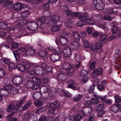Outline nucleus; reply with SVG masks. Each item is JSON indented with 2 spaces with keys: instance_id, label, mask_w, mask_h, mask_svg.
<instances>
[{
  "instance_id": "nucleus-21",
  "label": "nucleus",
  "mask_w": 121,
  "mask_h": 121,
  "mask_svg": "<svg viewBox=\"0 0 121 121\" xmlns=\"http://www.w3.org/2000/svg\"><path fill=\"white\" fill-rule=\"evenodd\" d=\"M25 53L27 56H30L34 55L35 53V51L34 49L32 48H29Z\"/></svg>"
},
{
  "instance_id": "nucleus-49",
  "label": "nucleus",
  "mask_w": 121,
  "mask_h": 121,
  "mask_svg": "<svg viewBox=\"0 0 121 121\" xmlns=\"http://www.w3.org/2000/svg\"><path fill=\"white\" fill-rule=\"evenodd\" d=\"M38 20L39 21L41 22H44L46 21V17H39Z\"/></svg>"
},
{
  "instance_id": "nucleus-26",
  "label": "nucleus",
  "mask_w": 121,
  "mask_h": 121,
  "mask_svg": "<svg viewBox=\"0 0 121 121\" xmlns=\"http://www.w3.org/2000/svg\"><path fill=\"white\" fill-rule=\"evenodd\" d=\"M26 97L24 96L22 99L20 100L16 103V105L18 107H20L26 101Z\"/></svg>"
},
{
  "instance_id": "nucleus-43",
  "label": "nucleus",
  "mask_w": 121,
  "mask_h": 121,
  "mask_svg": "<svg viewBox=\"0 0 121 121\" xmlns=\"http://www.w3.org/2000/svg\"><path fill=\"white\" fill-rule=\"evenodd\" d=\"M31 103L30 102H28L25 104L22 108V109L23 110H25L28 108L31 105Z\"/></svg>"
},
{
  "instance_id": "nucleus-17",
  "label": "nucleus",
  "mask_w": 121,
  "mask_h": 121,
  "mask_svg": "<svg viewBox=\"0 0 121 121\" xmlns=\"http://www.w3.org/2000/svg\"><path fill=\"white\" fill-rule=\"evenodd\" d=\"M39 64L40 65V66H41L43 68H44L45 71L46 70L47 72H50V70H48L50 67L45 62H39Z\"/></svg>"
},
{
  "instance_id": "nucleus-22",
  "label": "nucleus",
  "mask_w": 121,
  "mask_h": 121,
  "mask_svg": "<svg viewBox=\"0 0 121 121\" xmlns=\"http://www.w3.org/2000/svg\"><path fill=\"white\" fill-rule=\"evenodd\" d=\"M30 26V30L33 31L36 30L38 27V25L37 23L34 22L31 23Z\"/></svg>"
},
{
  "instance_id": "nucleus-32",
  "label": "nucleus",
  "mask_w": 121,
  "mask_h": 121,
  "mask_svg": "<svg viewBox=\"0 0 121 121\" xmlns=\"http://www.w3.org/2000/svg\"><path fill=\"white\" fill-rule=\"evenodd\" d=\"M67 87L68 88H70L72 89H75V90H77L78 89V84L75 83H73L72 85H69Z\"/></svg>"
},
{
  "instance_id": "nucleus-37",
  "label": "nucleus",
  "mask_w": 121,
  "mask_h": 121,
  "mask_svg": "<svg viewBox=\"0 0 121 121\" xmlns=\"http://www.w3.org/2000/svg\"><path fill=\"white\" fill-rule=\"evenodd\" d=\"M67 72V73L69 75L71 76L73 74L75 73V69L74 68H73L72 67H71V68L70 69L68 70Z\"/></svg>"
},
{
  "instance_id": "nucleus-8",
  "label": "nucleus",
  "mask_w": 121,
  "mask_h": 121,
  "mask_svg": "<svg viewBox=\"0 0 121 121\" xmlns=\"http://www.w3.org/2000/svg\"><path fill=\"white\" fill-rule=\"evenodd\" d=\"M29 66L28 63H24L23 64H19L17 65V69L21 72H23L25 70H26L28 67Z\"/></svg>"
},
{
  "instance_id": "nucleus-35",
  "label": "nucleus",
  "mask_w": 121,
  "mask_h": 121,
  "mask_svg": "<svg viewBox=\"0 0 121 121\" xmlns=\"http://www.w3.org/2000/svg\"><path fill=\"white\" fill-rule=\"evenodd\" d=\"M60 29L59 25H57L53 26L51 29V30L53 32H56L59 31Z\"/></svg>"
},
{
  "instance_id": "nucleus-23",
  "label": "nucleus",
  "mask_w": 121,
  "mask_h": 121,
  "mask_svg": "<svg viewBox=\"0 0 121 121\" xmlns=\"http://www.w3.org/2000/svg\"><path fill=\"white\" fill-rule=\"evenodd\" d=\"M120 105L118 104H115L111 106V110L112 112H117L119 110Z\"/></svg>"
},
{
  "instance_id": "nucleus-19",
  "label": "nucleus",
  "mask_w": 121,
  "mask_h": 121,
  "mask_svg": "<svg viewBox=\"0 0 121 121\" xmlns=\"http://www.w3.org/2000/svg\"><path fill=\"white\" fill-rule=\"evenodd\" d=\"M16 109L15 105L13 104H10L6 109V111L8 112H11Z\"/></svg>"
},
{
  "instance_id": "nucleus-61",
  "label": "nucleus",
  "mask_w": 121,
  "mask_h": 121,
  "mask_svg": "<svg viewBox=\"0 0 121 121\" xmlns=\"http://www.w3.org/2000/svg\"><path fill=\"white\" fill-rule=\"evenodd\" d=\"M52 18L50 20H49L48 22V25L49 26H52L55 24H56L55 22L54 21Z\"/></svg>"
},
{
  "instance_id": "nucleus-36",
  "label": "nucleus",
  "mask_w": 121,
  "mask_h": 121,
  "mask_svg": "<svg viewBox=\"0 0 121 121\" xmlns=\"http://www.w3.org/2000/svg\"><path fill=\"white\" fill-rule=\"evenodd\" d=\"M94 5L95 8L99 10H102L104 8V4H96Z\"/></svg>"
},
{
  "instance_id": "nucleus-33",
  "label": "nucleus",
  "mask_w": 121,
  "mask_h": 121,
  "mask_svg": "<svg viewBox=\"0 0 121 121\" xmlns=\"http://www.w3.org/2000/svg\"><path fill=\"white\" fill-rule=\"evenodd\" d=\"M101 17L100 16L98 15H94L92 17H91L90 18L92 20H94V25L95 21L99 20L100 19Z\"/></svg>"
},
{
  "instance_id": "nucleus-53",
  "label": "nucleus",
  "mask_w": 121,
  "mask_h": 121,
  "mask_svg": "<svg viewBox=\"0 0 121 121\" xmlns=\"http://www.w3.org/2000/svg\"><path fill=\"white\" fill-rule=\"evenodd\" d=\"M94 83L95 84H93L90 87L89 90H88V92L90 93H91L92 92L93 90L94 89L96 83Z\"/></svg>"
},
{
  "instance_id": "nucleus-39",
  "label": "nucleus",
  "mask_w": 121,
  "mask_h": 121,
  "mask_svg": "<svg viewBox=\"0 0 121 121\" xmlns=\"http://www.w3.org/2000/svg\"><path fill=\"white\" fill-rule=\"evenodd\" d=\"M88 72L87 71L82 69V70L80 72V74L81 76L83 77L86 76L88 74Z\"/></svg>"
},
{
  "instance_id": "nucleus-14",
  "label": "nucleus",
  "mask_w": 121,
  "mask_h": 121,
  "mask_svg": "<svg viewBox=\"0 0 121 121\" xmlns=\"http://www.w3.org/2000/svg\"><path fill=\"white\" fill-rule=\"evenodd\" d=\"M59 41L61 45L63 46L66 44L67 43V39L64 36H61L59 38Z\"/></svg>"
},
{
  "instance_id": "nucleus-52",
  "label": "nucleus",
  "mask_w": 121,
  "mask_h": 121,
  "mask_svg": "<svg viewBox=\"0 0 121 121\" xmlns=\"http://www.w3.org/2000/svg\"><path fill=\"white\" fill-rule=\"evenodd\" d=\"M5 74L4 70L2 69H0V78H2L4 77Z\"/></svg>"
},
{
  "instance_id": "nucleus-64",
  "label": "nucleus",
  "mask_w": 121,
  "mask_h": 121,
  "mask_svg": "<svg viewBox=\"0 0 121 121\" xmlns=\"http://www.w3.org/2000/svg\"><path fill=\"white\" fill-rule=\"evenodd\" d=\"M15 113V112H12L8 115L6 117L7 118L8 120H9Z\"/></svg>"
},
{
  "instance_id": "nucleus-4",
  "label": "nucleus",
  "mask_w": 121,
  "mask_h": 121,
  "mask_svg": "<svg viewBox=\"0 0 121 121\" xmlns=\"http://www.w3.org/2000/svg\"><path fill=\"white\" fill-rule=\"evenodd\" d=\"M32 80L34 84L32 87V89L34 90H37L40 87L41 82L40 79L37 77H35L32 78Z\"/></svg>"
},
{
  "instance_id": "nucleus-1",
  "label": "nucleus",
  "mask_w": 121,
  "mask_h": 121,
  "mask_svg": "<svg viewBox=\"0 0 121 121\" xmlns=\"http://www.w3.org/2000/svg\"><path fill=\"white\" fill-rule=\"evenodd\" d=\"M79 18L82 21H86V23L89 25H94V20L91 19L88 14L87 13H83L81 15Z\"/></svg>"
},
{
  "instance_id": "nucleus-34",
  "label": "nucleus",
  "mask_w": 121,
  "mask_h": 121,
  "mask_svg": "<svg viewBox=\"0 0 121 121\" xmlns=\"http://www.w3.org/2000/svg\"><path fill=\"white\" fill-rule=\"evenodd\" d=\"M41 94L39 92H36L33 95V98L35 100L38 99L40 97Z\"/></svg>"
},
{
  "instance_id": "nucleus-41",
  "label": "nucleus",
  "mask_w": 121,
  "mask_h": 121,
  "mask_svg": "<svg viewBox=\"0 0 121 121\" xmlns=\"http://www.w3.org/2000/svg\"><path fill=\"white\" fill-rule=\"evenodd\" d=\"M8 65L9 68L11 69H13L16 68L17 69V65H16L15 63H10L8 64Z\"/></svg>"
},
{
  "instance_id": "nucleus-54",
  "label": "nucleus",
  "mask_w": 121,
  "mask_h": 121,
  "mask_svg": "<svg viewBox=\"0 0 121 121\" xmlns=\"http://www.w3.org/2000/svg\"><path fill=\"white\" fill-rule=\"evenodd\" d=\"M82 116L81 114H78L75 116V119L77 121H79L81 119Z\"/></svg>"
},
{
  "instance_id": "nucleus-62",
  "label": "nucleus",
  "mask_w": 121,
  "mask_h": 121,
  "mask_svg": "<svg viewBox=\"0 0 121 121\" xmlns=\"http://www.w3.org/2000/svg\"><path fill=\"white\" fill-rule=\"evenodd\" d=\"M49 79L48 78V76L44 77L42 80V82L45 83H47L49 81Z\"/></svg>"
},
{
  "instance_id": "nucleus-50",
  "label": "nucleus",
  "mask_w": 121,
  "mask_h": 121,
  "mask_svg": "<svg viewBox=\"0 0 121 121\" xmlns=\"http://www.w3.org/2000/svg\"><path fill=\"white\" fill-rule=\"evenodd\" d=\"M81 14L79 12L72 13L71 17H77L79 18V17L80 16Z\"/></svg>"
},
{
  "instance_id": "nucleus-28",
  "label": "nucleus",
  "mask_w": 121,
  "mask_h": 121,
  "mask_svg": "<svg viewBox=\"0 0 121 121\" xmlns=\"http://www.w3.org/2000/svg\"><path fill=\"white\" fill-rule=\"evenodd\" d=\"M8 24L5 22H1L0 23V29L2 30L6 29L8 27Z\"/></svg>"
},
{
  "instance_id": "nucleus-9",
  "label": "nucleus",
  "mask_w": 121,
  "mask_h": 121,
  "mask_svg": "<svg viewBox=\"0 0 121 121\" xmlns=\"http://www.w3.org/2000/svg\"><path fill=\"white\" fill-rule=\"evenodd\" d=\"M48 106L50 108L53 107L54 109H59L61 107L60 104L57 101L48 103Z\"/></svg>"
},
{
  "instance_id": "nucleus-10",
  "label": "nucleus",
  "mask_w": 121,
  "mask_h": 121,
  "mask_svg": "<svg viewBox=\"0 0 121 121\" xmlns=\"http://www.w3.org/2000/svg\"><path fill=\"white\" fill-rule=\"evenodd\" d=\"M50 59L52 62H55L60 60L61 58V57L58 54L54 53L51 55Z\"/></svg>"
},
{
  "instance_id": "nucleus-48",
  "label": "nucleus",
  "mask_w": 121,
  "mask_h": 121,
  "mask_svg": "<svg viewBox=\"0 0 121 121\" xmlns=\"http://www.w3.org/2000/svg\"><path fill=\"white\" fill-rule=\"evenodd\" d=\"M61 92H63V94H65L66 96L67 97H70L71 96V94H70L69 92L63 89L62 90Z\"/></svg>"
},
{
  "instance_id": "nucleus-25",
  "label": "nucleus",
  "mask_w": 121,
  "mask_h": 121,
  "mask_svg": "<svg viewBox=\"0 0 121 121\" xmlns=\"http://www.w3.org/2000/svg\"><path fill=\"white\" fill-rule=\"evenodd\" d=\"M9 94V91L5 89L4 87L0 91V95H1L6 96L8 95Z\"/></svg>"
},
{
  "instance_id": "nucleus-5",
  "label": "nucleus",
  "mask_w": 121,
  "mask_h": 121,
  "mask_svg": "<svg viewBox=\"0 0 121 121\" xmlns=\"http://www.w3.org/2000/svg\"><path fill=\"white\" fill-rule=\"evenodd\" d=\"M0 2L3 4L4 8L7 9L11 8L13 5V3L11 1L8 0H0Z\"/></svg>"
},
{
  "instance_id": "nucleus-44",
  "label": "nucleus",
  "mask_w": 121,
  "mask_h": 121,
  "mask_svg": "<svg viewBox=\"0 0 121 121\" xmlns=\"http://www.w3.org/2000/svg\"><path fill=\"white\" fill-rule=\"evenodd\" d=\"M29 14V13L28 11H25L23 12L21 14V16L22 17H27Z\"/></svg>"
},
{
  "instance_id": "nucleus-45",
  "label": "nucleus",
  "mask_w": 121,
  "mask_h": 121,
  "mask_svg": "<svg viewBox=\"0 0 121 121\" xmlns=\"http://www.w3.org/2000/svg\"><path fill=\"white\" fill-rule=\"evenodd\" d=\"M52 18L53 20L56 23V24L57 22L60 19L59 16L57 15H53L52 17Z\"/></svg>"
},
{
  "instance_id": "nucleus-56",
  "label": "nucleus",
  "mask_w": 121,
  "mask_h": 121,
  "mask_svg": "<svg viewBox=\"0 0 121 121\" xmlns=\"http://www.w3.org/2000/svg\"><path fill=\"white\" fill-rule=\"evenodd\" d=\"M72 13L70 10L68 9L65 10L64 12V13L65 15L68 16H71Z\"/></svg>"
},
{
  "instance_id": "nucleus-55",
  "label": "nucleus",
  "mask_w": 121,
  "mask_h": 121,
  "mask_svg": "<svg viewBox=\"0 0 121 121\" xmlns=\"http://www.w3.org/2000/svg\"><path fill=\"white\" fill-rule=\"evenodd\" d=\"M2 60L4 62L5 64L8 65L10 63V60L8 58H6L3 57Z\"/></svg>"
},
{
  "instance_id": "nucleus-60",
  "label": "nucleus",
  "mask_w": 121,
  "mask_h": 121,
  "mask_svg": "<svg viewBox=\"0 0 121 121\" xmlns=\"http://www.w3.org/2000/svg\"><path fill=\"white\" fill-rule=\"evenodd\" d=\"M19 46L18 43L16 42H13L11 44L12 47L13 48H17Z\"/></svg>"
},
{
  "instance_id": "nucleus-20",
  "label": "nucleus",
  "mask_w": 121,
  "mask_h": 121,
  "mask_svg": "<svg viewBox=\"0 0 121 121\" xmlns=\"http://www.w3.org/2000/svg\"><path fill=\"white\" fill-rule=\"evenodd\" d=\"M23 7V5L19 3H15L13 6L14 9L16 11L21 10L22 9Z\"/></svg>"
},
{
  "instance_id": "nucleus-2",
  "label": "nucleus",
  "mask_w": 121,
  "mask_h": 121,
  "mask_svg": "<svg viewBox=\"0 0 121 121\" xmlns=\"http://www.w3.org/2000/svg\"><path fill=\"white\" fill-rule=\"evenodd\" d=\"M26 48L24 47H22L19 49L13 51L14 57L16 60L17 61L19 60V55L23 56V54L25 52Z\"/></svg>"
},
{
  "instance_id": "nucleus-31",
  "label": "nucleus",
  "mask_w": 121,
  "mask_h": 121,
  "mask_svg": "<svg viewBox=\"0 0 121 121\" xmlns=\"http://www.w3.org/2000/svg\"><path fill=\"white\" fill-rule=\"evenodd\" d=\"M82 95L81 94H78L74 96L73 99V100L77 101L81 100L82 98Z\"/></svg>"
},
{
  "instance_id": "nucleus-18",
  "label": "nucleus",
  "mask_w": 121,
  "mask_h": 121,
  "mask_svg": "<svg viewBox=\"0 0 121 121\" xmlns=\"http://www.w3.org/2000/svg\"><path fill=\"white\" fill-rule=\"evenodd\" d=\"M63 55L65 57H69L70 56L71 53L70 49L69 48H66L64 49Z\"/></svg>"
},
{
  "instance_id": "nucleus-57",
  "label": "nucleus",
  "mask_w": 121,
  "mask_h": 121,
  "mask_svg": "<svg viewBox=\"0 0 121 121\" xmlns=\"http://www.w3.org/2000/svg\"><path fill=\"white\" fill-rule=\"evenodd\" d=\"M13 87L12 86L10 85H8L5 86L4 88L5 89H6L8 91L12 89Z\"/></svg>"
},
{
  "instance_id": "nucleus-16",
  "label": "nucleus",
  "mask_w": 121,
  "mask_h": 121,
  "mask_svg": "<svg viewBox=\"0 0 121 121\" xmlns=\"http://www.w3.org/2000/svg\"><path fill=\"white\" fill-rule=\"evenodd\" d=\"M29 66L26 69L27 73L30 75H34L36 73L35 70H34L33 69L31 65L29 64Z\"/></svg>"
},
{
  "instance_id": "nucleus-7",
  "label": "nucleus",
  "mask_w": 121,
  "mask_h": 121,
  "mask_svg": "<svg viewBox=\"0 0 121 121\" xmlns=\"http://www.w3.org/2000/svg\"><path fill=\"white\" fill-rule=\"evenodd\" d=\"M23 79L22 77L20 76H15L13 77V82L14 84L17 85L19 87V84L22 83Z\"/></svg>"
},
{
  "instance_id": "nucleus-51",
  "label": "nucleus",
  "mask_w": 121,
  "mask_h": 121,
  "mask_svg": "<svg viewBox=\"0 0 121 121\" xmlns=\"http://www.w3.org/2000/svg\"><path fill=\"white\" fill-rule=\"evenodd\" d=\"M40 55L42 57H45L47 54V52L45 50H41L39 52Z\"/></svg>"
},
{
  "instance_id": "nucleus-42",
  "label": "nucleus",
  "mask_w": 121,
  "mask_h": 121,
  "mask_svg": "<svg viewBox=\"0 0 121 121\" xmlns=\"http://www.w3.org/2000/svg\"><path fill=\"white\" fill-rule=\"evenodd\" d=\"M115 102L116 104L121 102V98L120 97L117 95H115L114 96Z\"/></svg>"
},
{
  "instance_id": "nucleus-3",
  "label": "nucleus",
  "mask_w": 121,
  "mask_h": 121,
  "mask_svg": "<svg viewBox=\"0 0 121 121\" xmlns=\"http://www.w3.org/2000/svg\"><path fill=\"white\" fill-rule=\"evenodd\" d=\"M92 111V109L91 108L89 107H86L83 108L79 112L83 117L86 115H89Z\"/></svg>"
},
{
  "instance_id": "nucleus-15",
  "label": "nucleus",
  "mask_w": 121,
  "mask_h": 121,
  "mask_svg": "<svg viewBox=\"0 0 121 121\" xmlns=\"http://www.w3.org/2000/svg\"><path fill=\"white\" fill-rule=\"evenodd\" d=\"M67 77V75L65 73H61L57 75V78L60 80L64 81L66 79Z\"/></svg>"
},
{
  "instance_id": "nucleus-38",
  "label": "nucleus",
  "mask_w": 121,
  "mask_h": 121,
  "mask_svg": "<svg viewBox=\"0 0 121 121\" xmlns=\"http://www.w3.org/2000/svg\"><path fill=\"white\" fill-rule=\"evenodd\" d=\"M104 107V104L102 103L99 104L97 106L96 108L97 110L98 111H99L101 110H103Z\"/></svg>"
},
{
  "instance_id": "nucleus-47",
  "label": "nucleus",
  "mask_w": 121,
  "mask_h": 121,
  "mask_svg": "<svg viewBox=\"0 0 121 121\" xmlns=\"http://www.w3.org/2000/svg\"><path fill=\"white\" fill-rule=\"evenodd\" d=\"M40 90L42 93H46L48 92V89L46 87L43 86L40 88Z\"/></svg>"
},
{
  "instance_id": "nucleus-40",
  "label": "nucleus",
  "mask_w": 121,
  "mask_h": 121,
  "mask_svg": "<svg viewBox=\"0 0 121 121\" xmlns=\"http://www.w3.org/2000/svg\"><path fill=\"white\" fill-rule=\"evenodd\" d=\"M29 121H37V117L36 115H33L30 116L28 118Z\"/></svg>"
},
{
  "instance_id": "nucleus-11",
  "label": "nucleus",
  "mask_w": 121,
  "mask_h": 121,
  "mask_svg": "<svg viewBox=\"0 0 121 121\" xmlns=\"http://www.w3.org/2000/svg\"><path fill=\"white\" fill-rule=\"evenodd\" d=\"M80 45V44L78 41H73L71 43L70 47L73 50H75L79 48Z\"/></svg>"
},
{
  "instance_id": "nucleus-24",
  "label": "nucleus",
  "mask_w": 121,
  "mask_h": 121,
  "mask_svg": "<svg viewBox=\"0 0 121 121\" xmlns=\"http://www.w3.org/2000/svg\"><path fill=\"white\" fill-rule=\"evenodd\" d=\"M63 67L64 69L66 70H68L71 68L72 66L69 63L66 62L63 64Z\"/></svg>"
},
{
  "instance_id": "nucleus-12",
  "label": "nucleus",
  "mask_w": 121,
  "mask_h": 121,
  "mask_svg": "<svg viewBox=\"0 0 121 121\" xmlns=\"http://www.w3.org/2000/svg\"><path fill=\"white\" fill-rule=\"evenodd\" d=\"M36 73L38 75H42L44 72V70L41 66H37L35 68Z\"/></svg>"
},
{
  "instance_id": "nucleus-13",
  "label": "nucleus",
  "mask_w": 121,
  "mask_h": 121,
  "mask_svg": "<svg viewBox=\"0 0 121 121\" xmlns=\"http://www.w3.org/2000/svg\"><path fill=\"white\" fill-rule=\"evenodd\" d=\"M22 91V89L18 87V86H16L14 87V89H13L12 91L11 92V94L14 95L17 93H20Z\"/></svg>"
},
{
  "instance_id": "nucleus-6",
  "label": "nucleus",
  "mask_w": 121,
  "mask_h": 121,
  "mask_svg": "<svg viewBox=\"0 0 121 121\" xmlns=\"http://www.w3.org/2000/svg\"><path fill=\"white\" fill-rule=\"evenodd\" d=\"M103 70L101 68H99L95 69L92 73V76L94 78H97L99 76L103 74Z\"/></svg>"
},
{
  "instance_id": "nucleus-63",
  "label": "nucleus",
  "mask_w": 121,
  "mask_h": 121,
  "mask_svg": "<svg viewBox=\"0 0 121 121\" xmlns=\"http://www.w3.org/2000/svg\"><path fill=\"white\" fill-rule=\"evenodd\" d=\"M104 19L106 20L110 21L112 20V18L108 15L104 16L103 17Z\"/></svg>"
},
{
  "instance_id": "nucleus-58",
  "label": "nucleus",
  "mask_w": 121,
  "mask_h": 121,
  "mask_svg": "<svg viewBox=\"0 0 121 121\" xmlns=\"http://www.w3.org/2000/svg\"><path fill=\"white\" fill-rule=\"evenodd\" d=\"M92 103L94 104H97L99 103V100L97 99L93 98L91 99Z\"/></svg>"
},
{
  "instance_id": "nucleus-30",
  "label": "nucleus",
  "mask_w": 121,
  "mask_h": 121,
  "mask_svg": "<svg viewBox=\"0 0 121 121\" xmlns=\"http://www.w3.org/2000/svg\"><path fill=\"white\" fill-rule=\"evenodd\" d=\"M73 34L74 38L75 39L78 40L80 39L81 35L78 32L76 31L74 32H73Z\"/></svg>"
},
{
  "instance_id": "nucleus-59",
  "label": "nucleus",
  "mask_w": 121,
  "mask_h": 121,
  "mask_svg": "<svg viewBox=\"0 0 121 121\" xmlns=\"http://www.w3.org/2000/svg\"><path fill=\"white\" fill-rule=\"evenodd\" d=\"M118 30V28L115 26H114L112 27V31L113 33L116 34Z\"/></svg>"
},
{
  "instance_id": "nucleus-29",
  "label": "nucleus",
  "mask_w": 121,
  "mask_h": 121,
  "mask_svg": "<svg viewBox=\"0 0 121 121\" xmlns=\"http://www.w3.org/2000/svg\"><path fill=\"white\" fill-rule=\"evenodd\" d=\"M34 83L32 80L28 81L26 84V87L28 88H32L34 85Z\"/></svg>"
},
{
  "instance_id": "nucleus-46",
  "label": "nucleus",
  "mask_w": 121,
  "mask_h": 121,
  "mask_svg": "<svg viewBox=\"0 0 121 121\" xmlns=\"http://www.w3.org/2000/svg\"><path fill=\"white\" fill-rule=\"evenodd\" d=\"M50 11L48 10H46L44 11L43 13V16L45 17H49L50 14Z\"/></svg>"
},
{
  "instance_id": "nucleus-27",
  "label": "nucleus",
  "mask_w": 121,
  "mask_h": 121,
  "mask_svg": "<svg viewBox=\"0 0 121 121\" xmlns=\"http://www.w3.org/2000/svg\"><path fill=\"white\" fill-rule=\"evenodd\" d=\"M96 46L95 48H91V50L93 51H94V52L95 51L97 52V50L100 49L102 46V43L101 42H98L96 44Z\"/></svg>"
}]
</instances>
